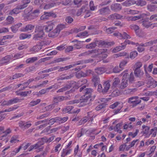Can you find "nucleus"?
<instances>
[{"label":"nucleus","mask_w":157,"mask_h":157,"mask_svg":"<svg viewBox=\"0 0 157 157\" xmlns=\"http://www.w3.org/2000/svg\"><path fill=\"white\" fill-rule=\"evenodd\" d=\"M11 132V130L10 129V128L7 129L5 131H4V132H3V135L2 136V137H4L6 136H9V134Z\"/></svg>","instance_id":"nucleus-43"},{"label":"nucleus","mask_w":157,"mask_h":157,"mask_svg":"<svg viewBox=\"0 0 157 157\" xmlns=\"http://www.w3.org/2000/svg\"><path fill=\"white\" fill-rule=\"evenodd\" d=\"M70 0H66L65 1H62L60 3L64 6H67L69 5L71 3Z\"/></svg>","instance_id":"nucleus-64"},{"label":"nucleus","mask_w":157,"mask_h":157,"mask_svg":"<svg viewBox=\"0 0 157 157\" xmlns=\"http://www.w3.org/2000/svg\"><path fill=\"white\" fill-rule=\"evenodd\" d=\"M71 149L67 150L66 149H63V152L61 155V156L62 157H64L65 155H67L71 153Z\"/></svg>","instance_id":"nucleus-56"},{"label":"nucleus","mask_w":157,"mask_h":157,"mask_svg":"<svg viewBox=\"0 0 157 157\" xmlns=\"http://www.w3.org/2000/svg\"><path fill=\"white\" fill-rule=\"evenodd\" d=\"M123 6H128L134 4H136V1L134 0H127L122 3Z\"/></svg>","instance_id":"nucleus-26"},{"label":"nucleus","mask_w":157,"mask_h":157,"mask_svg":"<svg viewBox=\"0 0 157 157\" xmlns=\"http://www.w3.org/2000/svg\"><path fill=\"white\" fill-rule=\"evenodd\" d=\"M68 119V117H64L63 118L56 117L57 122H59V123H63L66 122Z\"/></svg>","instance_id":"nucleus-37"},{"label":"nucleus","mask_w":157,"mask_h":157,"mask_svg":"<svg viewBox=\"0 0 157 157\" xmlns=\"http://www.w3.org/2000/svg\"><path fill=\"white\" fill-rule=\"evenodd\" d=\"M21 12V11H19L17 8L16 7L13 9L12 10L10 11L9 13V14L10 15H13V14H17Z\"/></svg>","instance_id":"nucleus-47"},{"label":"nucleus","mask_w":157,"mask_h":157,"mask_svg":"<svg viewBox=\"0 0 157 157\" xmlns=\"http://www.w3.org/2000/svg\"><path fill=\"white\" fill-rule=\"evenodd\" d=\"M157 42V40H151L145 43L144 44L142 43V46L144 47H147L150 46L154 44H155Z\"/></svg>","instance_id":"nucleus-30"},{"label":"nucleus","mask_w":157,"mask_h":157,"mask_svg":"<svg viewBox=\"0 0 157 157\" xmlns=\"http://www.w3.org/2000/svg\"><path fill=\"white\" fill-rule=\"evenodd\" d=\"M40 102V99H37L35 101H33L30 102L29 105L30 106H33L39 103Z\"/></svg>","instance_id":"nucleus-42"},{"label":"nucleus","mask_w":157,"mask_h":157,"mask_svg":"<svg viewBox=\"0 0 157 157\" xmlns=\"http://www.w3.org/2000/svg\"><path fill=\"white\" fill-rule=\"evenodd\" d=\"M35 28V26L34 25L31 24L27 25L25 27L23 28V31L25 32H27L33 30Z\"/></svg>","instance_id":"nucleus-31"},{"label":"nucleus","mask_w":157,"mask_h":157,"mask_svg":"<svg viewBox=\"0 0 157 157\" xmlns=\"http://www.w3.org/2000/svg\"><path fill=\"white\" fill-rule=\"evenodd\" d=\"M55 85H52L47 88L42 89L39 91V94L41 95L44 94L48 92L49 90H51L52 88H55Z\"/></svg>","instance_id":"nucleus-32"},{"label":"nucleus","mask_w":157,"mask_h":157,"mask_svg":"<svg viewBox=\"0 0 157 157\" xmlns=\"http://www.w3.org/2000/svg\"><path fill=\"white\" fill-rule=\"evenodd\" d=\"M46 41H42L38 43L36 46H33L32 49V50L35 52H37L42 48V47L45 44L47 45Z\"/></svg>","instance_id":"nucleus-11"},{"label":"nucleus","mask_w":157,"mask_h":157,"mask_svg":"<svg viewBox=\"0 0 157 157\" xmlns=\"http://www.w3.org/2000/svg\"><path fill=\"white\" fill-rule=\"evenodd\" d=\"M86 86L84 85L79 89V91L82 92L85 94L82 97V101L86 102L91 97L92 92H93L92 89L90 88H86Z\"/></svg>","instance_id":"nucleus-1"},{"label":"nucleus","mask_w":157,"mask_h":157,"mask_svg":"<svg viewBox=\"0 0 157 157\" xmlns=\"http://www.w3.org/2000/svg\"><path fill=\"white\" fill-rule=\"evenodd\" d=\"M107 50L106 49L101 48L91 50V54H95L96 56H101L103 58H105L107 56L106 53Z\"/></svg>","instance_id":"nucleus-5"},{"label":"nucleus","mask_w":157,"mask_h":157,"mask_svg":"<svg viewBox=\"0 0 157 157\" xmlns=\"http://www.w3.org/2000/svg\"><path fill=\"white\" fill-rule=\"evenodd\" d=\"M120 94V91L118 90L117 89L113 90L112 92V95L113 96H117Z\"/></svg>","instance_id":"nucleus-63"},{"label":"nucleus","mask_w":157,"mask_h":157,"mask_svg":"<svg viewBox=\"0 0 157 157\" xmlns=\"http://www.w3.org/2000/svg\"><path fill=\"white\" fill-rule=\"evenodd\" d=\"M35 32L36 33L34 35L33 39L34 40H39L42 39L44 36L43 28L42 26H36L35 29Z\"/></svg>","instance_id":"nucleus-2"},{"label":"nucleus","mask_w":157,"mask_h":157,"mask_svg":"<svg viewBox=\"0 0 157 157\" xmlns=\"http://www.w3.org/2000/svg\"><path fill=\"white\" fill-rule=\"evenodd\" d=\"M87 9L86 6H83L80 9L78 10L76 13L77 16H79L81 15H84Z\"/></svg>","instance_id":"nucleus-27"},{"label":"nucleus","mask_w":157,"mask_h":157,"mask_svg":"<svg viewBox=\"0 0 157 157\" xmlns=\"http://www.w3.org/2000/svg\"><path fill=\"white\" fill-rule=\"evenodd\" d=\"M65 26L64 25L59 24L52 31L48 34L49 37H55L57 36L59 34L61 30L65 28Z\"/></svg>","instance_id":"nucleus-4"},{"label":"nucleus","mask_w":157,"mask_h":157,"mask_svg":"<svg viewBox=\"0 0 157 157\" xmlns=\"http://www.w3.org/2000/svg\"><path fill=\"white\" fill-rule=\"evenodd\" d=\"M59 129H60V128L59 127L54 128L51 130H49L47 128L44 129L43 132L45 133V134H48L52 133L55 132Z\"/></svg>","instance_id":"nucleus-25"},{"label":"nucleus","mask_w":157,"mask_h":157,"mask_svg":"<svg viewBox=\"0 0 157 157\" xmlns=\"http://www.w3.org/2000/svg\"><path fill=\"white\" fill-rule=\"evenodd\" d=\"M91 81L94 83V86H95L100 82V79L97 75L95 74H93Z\"/></svg>","instance_id":"nucleus-20"},{"label":"nucleus","mask_w":157,"mask_h":157,"mask_svg":"<svg viewBox=\"0 0 157 157\" xmlns=\"http://www.w3.org/2000/svg\"><path fill=\"white\" fill-rule=\"evenodd\" d=\"M76 85V82L74 81H71L69 84H67L66 86L68 87V90L72 87H74Z\"/></svg>","instance_id":"nucleus-53"},{"label":"nucleus","mask_w":157,"mask_h":157,"mask_svg":"<svg viewBox=\"0 0 157 157\" xmlns=\"http://www.w3.org/2000/svg\"><path fill=\"white\" fill-rule=\"evenodd\" d=\"M40 13V10L38 9H36L34 10L33 12H31L32 14V16H35V17H36Z\"/></svg>","instance_id":"nucleus-61"},{"label":"nucleus","mask_w":157,"mask_h":157,"mask_svg":"<svg viewBox=\"0 0 157 157\" xmlns=\"http://www.w3.org/2000/svg\"><path fill=\"white\" fill-rule=\"evenodd\" d=\"M69 99V97L67 96H56L53 98V103L47 106L49 109H52L55 107V105L61 101Z\"/></svg>","instance_id":"nucleus-3"},{"label":"nucleus","mask_w":157,"mask_h":157,"mask_svg":"<svg viewBox=\"0 0 157 157\" xmlns=\"http://www.w3.org/2000/svg\"><path fill=\"white\" fill-rule=\"evenodd\" d=\"M123 107V104L122 103L116 102L113 104L110 105L109 106V108L112 109H114L116 108H117L116 109H114L113 111L114 114H116L121 112V110Z\"/></svg>","instance_id":"nucleus-6"},{"label":"nucleus","mask_w":157,"mask_h":157,"mask_svg":"<svg viewBox=\"0 0 157 157\" xmlns=\"http://www.w3.org/2000/svg\"><path fill=\"white\" fill-rule=\"evenodd\" d=\"M18 107L14 106L8 109H6L2 111V113H4L5 112H10L14 110L17 109Z\"/></svg>","instance_id":"nucleus-57"},{"label":"nucleus","mask_w":157,"mask_h":157,"mask_svg":"<svg viewBox=\"0 0 157 157\" xmlns=\"http://www.w3.org/2000/svg\"><path fill=\"white\" fill-rule=\"evenodd\" d=\"M157 132V127H155L153 129H152L151 131V132L149 134H152V136L155 137L156 136Z\"/></svg>","instance_id":"nucleus-51"},{"label":"nucleus","mask_w":157,"mask_h":157,"mask_svg":"<svg viewBox=\"0 0 157 157\" xmlns=\"http://www.w3.org/2000/svg\"><path fill=\"white\" fill-rule=\"evenodd\" d=\"M142 128L144 134H145L146 135L147 134L149 130V127L148 126H146L144 125H143L142 126Z\"/></svg>","instance_id":"nucleus-50"},{"label":"nucleus","mask_w":157,"mask_h":157,"mask_svg":"<svg viewBox=\"0 0 157 157\" xmlns=\"http://www.w3.org/2000/svg\"><path fill=\"white\" fill-rule=\"evenodd\" d=\"M148 18H146L145 19H142L140 21V23H142V25L144 27L148 28L150 27L151 22H149L148 20Z\"/></svg>","instance_id":"nucleus-17"},{"label":"nucleus","mask_w":157,"mask_h":157,"mask_svg":"<svg viewBox=\"0 0 157 157\" xmlns=\"http://www.w3.org/2000/svg\"><path fill=\"white\" fill-rule=\"evenodd\" d=\"M103 44V42H101L98 41H95L94 42H93L86 46V48L89 49H92L94 48L97 46V44L98 43Z\"/></svg>","instance_id":"nucleus-21"},{"label":"nucleus","mask_w":157,"mask_h":157,"mask_svg":"<svg viewBox=\"0 0 157 157\" xmlns=\"http://www.w3.org/2000/svg\"><path fill=\"white\" fill-rule=\"evenodd\" d=\"M91 116H89L88 117H85L81 119L79 123L80 124H84L86 123L89 119V117Z\"/></svg>","instance_id":"nucleus-54"},{"label":"nucleus","mask_w":157,"mask_h":157,"mask_svg":"<svg viewBox=\"0 0 157 157\" xmlns=\"http://www.w3.org/2000/svg\"><path fill=\"white\" fill-rule=\"evenodd\" d=\"M137 90L136 88L128 89L124 90L123 93L124 94H134Z\"/></svg>","instance_id":"nucleus-24"},{"label":"nucleus","mask_w":157,"mask_h":157,"mask_svg":"<svg viewBox=\"0 0 157 157\" xmlns=\"http://www.w3.org/2000/svg\"><path fill=\"white\" fill-rule=\"evenodd\" d=\"M22 25V24L19 23L11 27L12 31L14 33H16L18 30V28Z\"/></svg>","instance_id":"nucleus-34"},{"label":"nucleus","mask_w":157,"mask_h":157,"mask_svg":"<svg viewBox=\"0 0 157 157\" xmlns=\"http://www.w3.org/2000/svg\"><path fill=\"white\" fill-rule=\"evenodd\" d=\"M54 14L52 12H44V14L40 17L41 20H46L48 19L49 17L52 16Z\"/></svg>","instance_id":"nucleus-23"},{"label":"nucleus","mask_w":157,"mask_h":157,"mask_svg":"<svg viewBox=\"0 0 157 157\" xmlns=\"http://www.w3.org/2000/svg\"><path fill=\"white\" fill-rule=\"evenodd\" d=\"M121 46L117 47L113 49L112 50V52L113 53H115L124 49L125 48V45H124L122 44H121Z\"/></svg>","instance_id":"nucleus-33"},{"label":"nucleus","mask_w":157,"mask_h":157,"mask_svg":"<svg viewBox=\"0 0 157 157\" xmlns=\"http://www.w3.org/2000/svg\"><path fill=\"white\" fill-rule=\"evenodd\" d=\"M125 75L127 76V80L128 81V80L130 83H132L134 82L135 80L134 75L132 73H131L129 75L128 73L124 72L121 74V75L123 76Z\"/></svg>","instance_id":"nucleus-12"},{"label":"nucleus","mask_w":157,"mask_h":157,"mask_svg":"<svg viewBox=\"0 0 157 157\" xmlns=\"http://www.w3.org/2000/svg\"><path fill=\"white\" fill-rule=\"evenodd\" d=\"M55 26V22L49 21L47 23V25L43 26V29L46 32H48L51 31Z\"/></svg>","instance_id":"nucleus-10"},{"label":"nucleus","mask_w":157,"mask_h":157,"mask_svg":"<svg viewBox=\"0 0 157 157\" xmlns=\"http://www.w3.org/2000/svg\"><path fill=\"white\" fill-rule=\"evenodd\" d=\"M137 55L138 53L136 51H132L130 53V58L131 59H133L137 56Z\"/></svg>","instance_id":"nucleus-45"},{"label":"nucleus","mask_w":157,"mask_h":157,"mask_svg":"<svg viewBox=\"0 0 157 157\" xmlns=\"http://www.w3.org/2000/svg\"><path fill=\"white\" fill-rule=\"evenodd\" d=\"M147 67V65L146 64H145L144 65V69L146 72H147V71L148 72H151L152 70V69L153 68V64L151 63L150 64L148 67L147 68H146Z\"/></svg>","instance_id":"nucleus-35"},{"label":"nucleus","mask_w":157,"mask_h":157,"mask_svg":"<svg viewBox=\"0 0 157 157\" xmlns=\"http://www.w3.org/2000/svg\"><path fill=\"white\" fill-rule=\"evenodd\" d=\"M7 24H10L14 22V18L11 16H9L6 19Z\"/></svg>","instance_id":"nucleus-46"},{"label":"nucleus","mask_w":157,"mask_h":157,"mask_svg":"<svg viewBox=\"0 0 157 157\" xmlns=\"http://www.w3.org/2000/svg\"><path fill=\"white\" fill-rule=\"evenodd\" d=\"M111 9L115 12L120 10L122 9L121 6L119 4L115 3L111 6Z\"/></svg>","instance_id":"nucleus-18"},{"label":"nucleus","mask_w":157,"mask_h":157,"mask_svg":"<svg viewBox=\"0 0 157 157\" xmlns=\"http://www.w3.org/2000/svg\"><path fill=\"white\" fill-rule=\"evenodd\" d=\"M146 16L145 13H142L138 16L132 17V21H136L141 18L144 17Z\"/></svg>","instance_id":"nucleus-36"},{"label":"nucleus","mask_w":157,"mask_h":157,"mask_svg":"<svg viewBox=\"0 0 157 157\" xmlns=\"http://www.w3.org/2000/svg\"><path fill=\"white\" fill-rule=\"evenodd\" d=\"M110 85L109 81L104 82L103 84V94H105L108 92L110 87Z\"/></svg>","instance_id":"nucleus-19"},{"label":"nucleus","mask_w":157,"mask_h":157,"mask_svg":"<svg viewBox=\"0 0 157 157\" xmlns=\"http://www.w3.org/2000/svg\"><path fill=\"white\" fill-rule=\"evenodd\" d=\"M88 32L87 31H85L83 32L79 33L76 36V37H82L85 36H87Z\"/></svg>","instance_id":"nucleus-55"},{"label":"nucleus","mask_w":157,"mask_h":157,"mask_svg":"<svg viewBox=\"0 0 157 157\" xmlns=\"http://www.w3.org/2000/svg\"><path fill=\"white\" fill-rule=\"evenodd\" d=\"M144 84V82L143 81H138L134 83V86L136 87H139Z\"/></svg>","instance_id":"nucleus-58"},{"label":"nucleus","mask_w":157,"mask_h":157,"mask_svg":"<svg viewBox=\"0 0 157 157\" xmlns=\"http://www.w3.org/2000/svg\"><path fill=\"white\" fill-rule=\"evenodd\" d=\"M122 82L120 86V88L121 89H124L128 85V81L127 80V75H123Z\"/></svg>","instance_id":"nucleus-13"},{"label":"nucleus","mask_w":157,"mask_h":157,"mask_svg":"<svg viewBox=\"0 0 157 157\" xmlns=\"http://www.w3.org/2000/svg\"><path fill=\"white\" fill-rule=\"evenodd\" d=\"M43 144H41L39 142H38L34 145L31 146L29 148V151H30L33 149H36L40 147L42 145H43Z\"/></svg>","instance_id":"nucleus-38"},{"label":"nucleus","mask_w":157,"mask_h":157,"mask_svg":"<svg viewBox=\"0 0 157 157\" xmlns=\"http://www.w3.org/2000/svg\"><path fill=\"white\" fill-rule=\"evenodd\" d=\"M13 57V56L7 55L3 57L0 60V65H2L8 63L10 62V60L12 59Z\"/></svg>","instance_id":"nucleus-14"},{"label":"nucleus","mask_w":157,"mask_h":157,"mask_svg":"<svg viewBox=\"0 0 157 157\" xmlns=\"http://www.w3.org/2000/svg\"><path fill=\"white\" fill-rule=\"evenodd\" d=\"M117 29V28L115 27H112L106 29V32L108 34H111L113 31L114 30Z\"/></svg>","instance_id":"nucleus-59"},{"label":"nucleus","mask_w":157,"mask_h":157,"mask_svg":"<svg viewBox=\"0 0 157 157\" xmlns=\"http://www.w3.org/2000/svg\"><path fill=\"white\" fill-rule=\"evenodd\" d=\"M120 82V80L118 78H116L113 80V86L116 87Z\"/></svg>","instance_id":"nucleus-52"},{"label":"nucleus","mask_w":157,"mask_h":157,"mask_svg":"<svg viewBox=\"0 0 157 157\" xmlns=\"http://www.w3.org/2000/svg\"><path fill=\"white\" fill-rule=\"evenodd\" d=\"M24 99H19L18 98L16 97L15 98H13L9 100V103L10 105H11L16 104L18 102H21V101Z\"/></svg>","instance_id":"nucleus-28"},{"label":"nucleus","mask_w":157,"mask_h":157,"mask_svg":"<svg viewBox=\"0 0 157 157\" xmlns=\"http://www.w3.org/2000/svg\"><path fill=\"white\" fill-rule=\"evenodd\" d=\"M37 59V57H33L29 58L26 60L27 63H32L36 61Z\"/></svg>","instance_id":"nucleus-40"},{"label":"nucleus","mask_w":157,"mask_h":157,"mask_svg":"<svg viewBox=\"0 0 157 157\" xmlns=\"http://www.w3.org/2000/svg\"><path fill=\"white\" fill-rule=\"evenodd\" d=\"M31 36L30 34H27L25 33H22L20 35L19 38L21 40H23L27 38H30Z\"/></svg>","instance_id":"nucleus-44"},{"label":"nucleus","mask_w":157,"mask_h":157,"mask_svg":"<svg viewBox=\"0 0 157 157\" xmlns=\"http://www.w3.org/2000/svg\"><path fill=\"white\" fill-rule=\"evenodd\" d=\"M106 70L105 68L103 67H97L94 69L95 73L98 75H101L105 72Z\"/></svg>","instance_id":"nucleus-22"},{"label":"nucleus","mask_w":157,"mask_h":157,"mask_svg":"<svg viewBox=\"0 0 157 157\" xmlns=\"http://www.w3.org/2000/svg\"><path fill=\"white\" fill-rule=\"evenodd\" d=\"M141 100L139 99L138 96L131 97L128 99V102L132 105L133 107H134L139 104Z\"/></svg>","instance_id":"nucleus-7"},{"label":"nucleus","mask_w":157,"mask_h":157,"mask_svg":"<svg viewBox=\"0 0 157 157\" xmlns=\"http://www.w3.org/2000/svg\"><path fill=\"white\" fill-rule=\"evenodd\" d=\"M24 75L21 73H16L13 75L12 78H10L11 80H13L14 79H16L19 77H23Z\"/></svg>","instance_id":"nucleus-49"},{"label":"nucleus","mask_w":157,"mask_h":157,"mask_svg":"<svg viewBox=\"0 0 157 157\" xmlns=\"http://www.w3.org/2000/svg\"><path fill=\"white\" fill-rule=\"evenodd\" d=\"M122 124L123 123L122 122H120L117 124L114 128V131L117 132L119 133H121L122 131L121 129Z\"/></svg>","instance_id":"nucleus-29"},{"label":"nucleus","mask_w":157,"mask_h":157,"mask_svg":"<svg viewBox=\"0 0 157 157\" xmlns=\"http://www.w3.org/2000/svg\"><path fill=\"white\" fill-rule=\"evenodd\" d=\"M130 28L134 30L136 32L140 28L138 26L136 25H132L130 26Z\"/></svg>","instance_id":"nucleus-60"},{"label":"nucleus","mask_w":157,"mask_h":157,"mask_svg":"<svg viewBox=\"0 0 157 157\" xmlns=\"http://www.w3.org/2000/svg\"><path fill=\"white\" fill-rule=\"evenodd\" d=\"M113 35L117 36L118 38L120 39H127L131 38L130 35L125 32H123L121 33L118 32H116L113 34Z\"/></svg>","instance_id":"nucleus-8"},{"label":"nucleus","mask_w":157,"mask_h":157,"mask_svg":"<svg viewBox=\"0 0 157 157\" xmlns=\"http://www.w3.org/2000/svg\"><path fill=\"white\" fill-rule=\"evenodd\" d=\"M147 4V2L144 0H139L136 1V5L138 6H143Z\"/></svg>","instance_id":"nucleus-41"},{"label":"nucleus","mask_w":157,"mask_h":157,"mask_svg":"<svg viewBox=\"0 0 157 157\" xmlns=\"http://www.w3.org/2000/svg\"><path fill=\"white\" fill-rule=\"evenodd\" d=\"M142 64L141 62L136 63L134 65V68L136 69H140V68L142 66Z\"/></svg>","instance_id":"nucleus-62"},{"label":"nucleus","mask_w":157,"mask_h":157,"mask_svg":"<svg viewBox=\"0 0 157 157\" xmlns=\"http://www.w3.org/2000/svg\"><path fill=\"white\" fill-rule=\"evenodd\" d=\"M110 12L111 11L109 6L101 8L98 10L99 14L104 16L110 14Z\"/></svg>","instance_id":"nucleus-9"},{"label":"nucleus","mask_w":157,"mask_h":157,"mask_svg":"<svg viewBox=\"0 0 157 157\" xmlns=\"http://www.w3.org/2000/svg\"><path fill=\"white\" fill-rule=\"evenodd\" d=\"M134 74L137 77H140L144 74L143 71H142L140 69H136L134 71Z\"/></svg>","instance_id":"nucleus-39"},{"label":"nucleus","mask_w":157,"mask_h":157,"mask_svg":"<svg viewBox=\"0 0 157 157\" xmlns=\"http://www.w3.org/2000/svg\"><path fill=\"white\" fill-rule=\"evenodd\" d=\"M55 5L56 4L54 2L49 3L45 5L44 7V9H48L54 7Z\"/></svg>","instance_id":"nucleus-48"},{"label":"nucleus","mask_w":157,"mask_h":157,"mask_svg":"<svg viewBox=\"0 0 157 157\" xmlns=\"http://www.w3.org/2000/svg\"><path fill=\"white\" fill-rule=\"evenodd\" d=\"M30 2V0H23L21 1L22 4L17 6V7L19 11H21V10L27 7Z\"/></svg>","instance_id":"nucleus-15"},{"label":"nucleus","mask_w":157,"mask_h":157,"mask_svg":"<svg viewBox=\"0 0 157 157\" xmlns=\"http://www.w3.org/2000/svg\"><path fill=\"white\" fill-rule=\"evenodd\" d=\"M148 86L150 88H154L157 86V82L152 78L149 79L147 82Z\"/></svg>","instance_id":"nucleus-16"}]
</instances>
